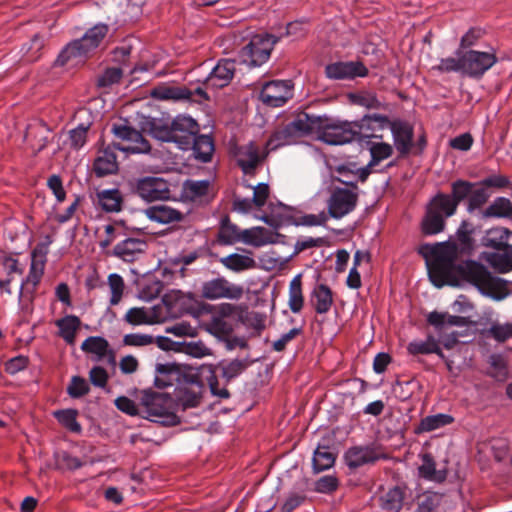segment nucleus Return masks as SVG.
Instances as JSON below:
<instances>
[{
    "label": "nucleus",
    "instance_id": "1",
    "mask_svg": "<svg viewBox=\"0 0 512 512\" xmlns=\"http://www.w3.org/2000/svg\"><path fill=\"white\" fill-rule=\"evenodd\" d=\"M512 185L506 175L494 174L480 181L456 179L450 185L451 192L438 191L425 204L419 229L424 236H434L445 230L446 220L456 214L461 202L466 201L469 213L480 210L489 200L490 188L502 190Z\"/></svg>",
    "mask_w": 512,
    "mask_h": 512
},
{
    "label": "nucleus",
    "instance_id": "2",
    "mask_svg": "<svg viewBox=\"0 0 512 512\" xmlns=\"http://www.w3.org/2000/svg\"><path fill=\"white\" fill-rule=\"evenodd\" d=\"M355 121H341L328 116H315L305 111L297 112L292 121L276 129L267 146L272 150L297 143L301 138L318 134L329 145H343L358 139Z\"/></svg>",
    "mask_w": 512,
    "mask_h": 512
},
{
    "label": "nucleus",
    "instance_id": "3",
    "mask_svg": "<svg viewBox=\"0 0 512 512\" xmlns=\"http://www.w3.org/2000/svg\"><path fill=\"white\" fill-rule=\"evenodd\" d=\"M473 250L471 232L463 227L457 230L453 241L424 243L417 248L418 254L425 259L430 281L438 288L449 284L458 263L463 258H470Z\"/></svg>",
    "mask_w": 512,
    "mask_h": 512
},
{
    "label": "nucleus",
    "instance_id": "4",
    "mask_svg": "<svg viewBox=\"0 0 512 512\" xmlns=\"http://www.w3.org/2000/svg\"><path fill=\"white\" fill-rule=\"evenodd\" d=\"M463 283L473 285L482 294L496 300H501L508 294L505 280L493 276L483 264L469 258H463V260L458 263L456 271L448 285L459 286Z\"/></svg>",
    "mask_w": 512,
    "mask_h": 512
},
{
    "label": "nucleus",
    "instance_id": "5",
    "mask_svg": "<svg viewBox=\"0 0 512 512\" xmlns=\"http://www.w3.org/2000/svg\"><path fill=\"white\" fill-rule=\"evenodd\" d=\"M145 129L153 138L173 142L183 151L190 149L193 137L199 133L198 123L185 115H178L171 121L151 118L146 121Z\"/></svg>",
    "mask_w": 512,
    "mask_h": 512
},
{
    "label": "nucleus",
    "instance_id": "6",
    "mask_svg": "<svg viewBox=\"0 0 512 512\" xmlns=\"http://www.w3.org/2000/svg\"><path fill=\"white\" fill-rule=\"evenodd\" d=\"M108 31L109 27L107 24H96L88 29L80 39L67 44L60 52L57 62L64 65L71 59L86 58L92 51L99 47Z\"/></svg>",
    "mask_w": 512,
    "mask_h": 512
},
{
    "label": "nucleus",
    "instance_id": "7",
    "mask_svg": "<svg viewBox=\"0 0 512 512\" xmlns=\"http://www.w3.org/2000/svg\"><path fill=\"white\" fill-rule=\"evenodd\" d=\"M171 398L163 393L145 392L141 399L142 412L152 422L164 426H175L179 424V417L170 411Z\"/></svg>",
    "mask_w": 512,
    "mask_h": 512
},
{
    "label": "nucleus",
    "instance_id": "8",
    "mask_svg": "<svg viewBox=\"0 0 512 512\" xmlns=\"http://www.w3.org/2000/svg\"><path fill=\"white\" fill-rule=\"evenodd\" d=\"M176 185L158 176H144L136 180L134 192L146 202L177 201Z\"/></svg>",
    "mask_w": 512,
    "mask_h": 512
},
{
    "label": "nucleus",
    "instance_id": "9",
    "mask_svg": "<svg viewBox=\"0 0 512 512\" xmlns=\"http://www.w3.org/2000/svg\"><path fill=\"white\" fill-rule=\"evenodd\" d=\"M111 133L125 145L121 143H113L114 149L127 154H146L151 151V145L149 141L143 136V134L129 124L124 119L118 123H113L111 127Z\"/></svg>",
    "mask_w": 512,
    "mask_h": 512
},
{
    "label": "nucleus",
    "instance_id": "10",
    "mask_svg": "<svg viewBox=\"0 0 512 512\" xmlns=\"http://www.w3.org/2000/svg\"><path fill=\"white\" fill-rule=\"evenodd\" d=\"M204 384L199 372L189 368L178 378V385L175 388V396L184 409L197 407L202 398Z\"/></svg>",
    "mask_w": 512,
    "mask_h": 512
},
{
    "label": "nucleus",
    "instance_id": "11",
    "mask_svg": "<svg viewBox=\"0 0 512 512\" xmlns=\"http://www.w3.org/2000/svg\"><path fill=\"white\" fill-rule=\"evenodd\" d=\"M427 322L433 326L436 332L439 334L440 345L445 349L450 350L454 348L458 342L459 337L462 336L459 332H451L446 335H442L445 327L457 326L465 327L470 324V320L464 316L450 315L447 312L432 311L427 316Z\"/></svg>",
    "mask_w": 512,
    "mask_h": 512
},
{
    "label": "nucleus",
    "instance_id": "12",
    "mask_svg": "<svg viewBox=\"0 0 512 512\" xmlns=\"http://www.w3.org/2000/svg\"><path fill=\"white\" fill-rule=\"evenodd\" d=\"M52 243L48 235L45 241L38 243L31 252V264L27 276L23 279L20 287V293H34L44 275L49 245Z\"/></svg>",
    "mask_w": 512,
    "mask_h": 512
},
{
    "label": "nucleus",
    "instance_id": "13",
    "mask_svg": "<svg viewBox=\"0 0 512 512\" xmlns=\"http://www.w3.org/2000/svg\"><path fill=\"white\" fill-rule=\"evenodd\" d=\"M276 43V38L268 33L254 35L240 52L242 61L251 67L266 63Z\"/></svg>",
    "mask_w": 512,
    "mask_h": 512
},
{
    "label": "nucleus",
    "instance_id": "14",
    "mask_svg": "<svg viewBox=\"0 0 512 512\" xmlns=\"http://www.w3.org/2000/svg\"><path fill=\"white\" fill-rule=\"evenodd\" d=\"M349 188H335L328 201V212L332 218L339 219L354 210L358 200L356 182L337 179Z\"/></svg>",
    "mask_w": 512,
    "mask_h": 512
},
{
    "label": "nucleus",
    "instance_id": "15",
    "mask_svg": "<svg viewBox=\"0 0 512 512\" xmlns=\"http://www.w3.org/2000/svg\"><path fill=\"white\" fill-rule=\"evenodd\" d=\"M387 459H389V455L384 448L376 444L351 446L343 455L344 463L350 470H356L364 465Z\"/></svg>",
    "mask_w": 512,
    "mask_h": 512
},
{
    "label": "nucleus",
    "instance_id": "16",
    "mask_svg": "<svg viewBox=\"0 0 512 512\" xmlns=\"http://www.w3.org/2000/svg\"><path fill=\"white\" fill-rule=\"evenodd\" d=\"M201 297L206 300L228 299L238 301L244 295V287L230 282L224 276L204 281L201 286Z\"/></svg>",
    "mask_w": 512,
    "mask_h": 512
},
{
    "label": "nucleus",
    "instance_id": "17",
    "mask_svg": "<svg viewBox=\"0 0 512 512\" xmlns=\"http://www.w3.org/2000/svg\"><path fill=\"white\" fill-rule=\"evenodd\" d=\"M496 51L490 52L469 49L462 53L464 73L470 78L481 79L497 63Z\"/></svg>",
    "mask_w": 512,
    "mask_h": 512
},
{
    "label": "nucleus",
    "instance_id": "18",
    "mask_svg": "<svg viewBox=\"0 0 512 512\" xmlns=\"http://www.w3.org/2000/svg\"><path fill=\"white\" fill-rule=\"evenodd\" d=\"M232 154L244 174L254 175L268 153L262 150L256 142L250 141L247 144L235 145Z\"/></svg>",
    "mask_w": 512,
    "mask_h": 512
},
{
    "label": "nucleus",
    "instance_id": "19",
    "mask_svg": "<svg viewBox=\"0 0 512 512\" xmlns=\"http://www.w3.org/2000/svg\"><path fill=\"white\" fill-rule=\"evenodd\" d=\"M292 80H272L265 82L260 91L261 101L271 107H281L293 97Z\"/></svg>",
    "mask_w": 512,
    "mask_h": 512
},
{
    "label": "nucleus",
    "instance_id": "20",
    "mask_svg": "<svg viewBox=\"0 0 512 512\" xmlns=\"http://www.w3.org/2000/svg\"><path fill=\"white\" fill-rule=\"evenodd\" d=\"M148 242L144 237L125 236L112 248L111 255L126 263L139 260L147 251Z\"/></svg>",
    "mask_w": 512,
    "mask_h": 512
},
{
    "label": "nucleus",
    "instance_id": "21",
    "mask_svg": "<svg viewBox=\"0 0 512 512\" xmlns=\"http://www.w3.org/2000/svg\"><path fill=\"white\" fill-rule=\"evenodd\" d=\"M393 136V143L401 156H407L412 152L414 128L408 121L391 120L389 127Z\"/></svg>",
    "mask_w": 512,
    "mask_h": 512
},
{
    "label": "nucleus",
    "instance_id": "22",
    "mask_svg": "<svg viewBox=\"0 0 512 512\" xmlns=\"http://www.w3.org/2000/svg\"><path fill=\"white\" fill-rule=\"evenodd\" d=\"M368 68L360 61L335 62L325 67V74L329 79L344 80L356 77H366Z\"/></svg>",
    "mask_w": 512,
    "mask_h": 512
},
{
    "label": "nucleus",
    "instance_id": "23",
    "mask_svg": "<svg viewBox=\"0 0 512 512\" xmlns=\"http://www.w3.org/2000/svg\"><path fill=\"white\" fill-rule=\"evenodd\" d=\"M235 74V61L221 59L204 81L206 89H221L230 84Z\"/></svg>",
    "mask_w": 512,
    "mask_h": 512
},
{
    "label": "nucleus",
    "instance_id": "24",
    "mask_svg": "<svg viewBox=\"0 0 512 512\" xmlns=\"http://www.w3.org/2000/svg\"><path fill=\"white\" fill-rule=\"evenodd\" d=\"M355 122L357 124L358 139H370L382 138V135L378 134V132L388 128L391 120L386 115L372 114L365 115Z\"/></svg>",
    "mask_w": 512,
    "mask_h": 512
},
{
    "label": "nucleus",
    "instance_id": "25",
    "mask_svg": "<svg viewBox=\"0 0 512 512\" xmlns=\"http://www.w3.org/2000/svg\"><path fill=\"white\" fill-rule=\"evenodd\" d=\"M116 151L117 149H114V144L98 150L92 166L93 172L97 177H105L118 172L119 163Z\"/></svg>",
    "mask_w": 512,
    "mask_h": 512
},
{
    "label": "nucleus",
    "instance_id": "26",
    "mask_svg": "<svg viewBox=\"0 0 512 512\" xmlns=\"http://www.w3.org/2000/svg\"><path fill=\"white\" fill-rule=\"evenodd\" d=\"M407 486L397 484L384 490L378 497V504L384 512H400L407 497Z\"/></svg>",
    "mask_w": 512,
    "mask_h": 512
},
{
    "label": "nucleus",
    "instance_id": "27",
    "mask_svg": "<svg viewBox=\"0 0 512 512\" xmlns=\"http://www.w3.org/2000/svg\"><path fill=\"white\" fill-rule=\"evenodd\" d=\"M309 302L316 314H327L334 305L332 289L325 283H317L310 293Z\"/></svg>",
    "mask_w": 512,
    "mask_h": 512
},
{
    "label": "nucleus",
    "instance_id": "28",
    "mask_svg": "<svg viewBox=\"0 0 512 512\" xmlns=\"http://www.w3.org/2000/svg\"><path fill=\"white\" fill-rule=\"evenodd\" d=\"M146 217L159 224H171L180 222L184 219V214L168 205H153L145 209Z\"/></svg>",
    "mask_w": 512,
    "mask_h": 512
},
{
    "label": "nucleus",
    "instance_id": "29",
    "mask_svg": "<svg viewBox=\"0 0 512 512\" xmlns=\"http://www.w3.org/2000/svg\"><path fill=\"white\" fill-rule=\"evenodd\" d=\"M23 267L20 266L18 259L12 255L0 257V289L10 294V283L15 274H23Z\"/></svg>",
    "mask_w": 512,
    "mask_h": 512
},
{
    "label": "nucleus",
    "instance_id": "30",
    "mask_svg": "<svg viewBox=\"0 0 512 512\" xmlns=\"http://www.w3.org/2000/svg\"><path fill=\"white\" fill-rule=\"evenodd\" d=\"M210 182L208 180H186L182 184L177 200L183 202H200L208 195Z\"/></svg>",
    "mask_w": 512,
    "mask_h": 512
},
{
    "label": "nucleus",
    "instance_id": "31",
    "mask_svg": "<svg viewBox=\"0 0 512 512\" xmlns=\"http://www.w3.org/2000/svg\"><path fill=\"white\" fill-rule=\"evenodd\" d=\"M125 226L123 221H114L104 226V233L98 240V246L101 252L106 256H112V244L116 240H121L125 236Z\"/></svg>",
    "mask_w": 512,
    "mask_h": 512
},
{
    "label": "nucleus",
    "instance_id": "32",
    "mask_svg": "<svg viewBox=\"0 0 512 512\" xmlns=\"http://www.w3.org/2000/svg\"><path fill=\"white\" fill-rule=\"evenodd\" d=\"M150 95L156 100H189L192 98L193 92L185 87H177L168 84H160L155 86Z\"/></svg>",
    "mask_w": 512,
    "mask_h": 512
},
{
    "label": "nucleus",
    "instance_id": "33",
    "mask_svg": "<svg viewBox=\"0 0 512 512\" xmlns=\"http://www.w3.org/2000/svg\"><path fill=\"white\" fill-rule=\"evenodd\" d=\"M99 207L107 213H118L122 210L124 199L117 188L104 189L97 192Z\"/></svg>",
    "mask_w": 512,
    "mask_h": 512
},
{
    "label": "nucleus",
    "instance_id": "34",
    "mask_svg": "<svg viewBox=\"0 0 512 512\" xmlns=\"http://www.w3.org/2000/svg\"><path fill=\"white\" fill-rule=\"evenodd\" d=\"M240 242V229L233 224L228 216L221 219L215 243L220 246H231Z\"/></svg>",
    "mask_w": 512,
    "mask_h": 512
},
{
    "label": "nucleus",
    "instance_id": "35",
    "mask_svg": "<svg viewBox=\"0 0 512 512\" xmlns=\"http://www.w3.org/2000/svg\"><path fill=\"white\" fill-rule=\"evenodd\" d=\"M511 231L508 228L497 226L488 229L482 239L483 245L494 250H503L509 247L508 240Z\"/></svg>",
    "mask_w": 512,
    "mask_h": 512
},
{
    "label": "nucleus",
    "instance_id": "36",
    "mask_svg": "<svg viewBox=\"0 0 512 512\" xmlns=\"http://www.w3.org/2000/svg\"><path fill=\"white\" fill-rule=\"evenodd\" d=\"M59 329V336L69 345H74L77 331L81 327V320L74 314L66 315L55 321Z\"/></svg>",
    "mask_w": 512,
    "mask_h": 512
},
{
    "label": "nucleus",
    "instance_id": "37",
    "mask_svg": "<svg viewBox=\"0 0 512 512\" xmlns=\"http://www.w3.org/2000/svg\"><path fill=\"white\" fill-rule=\"evenodd\" d=\"M190 149L193 150V155L196 160L207 163L211 161L215 150L213 138L208 135L196 134L193 137Z\"/></svg>",
    "mask_w": 512,
    "mask_h": 512
},
{
    "label": "nucleus",
    "instance_id": "38",
    "mask_svg": "<svg viewBox=\"0 0 512 512\" xmlns=\"http://www.w3.org/2000/svg\"><path fill=\"white\" fill-rule=\"evenodd\" d=\"M337 455L328 445H318L313 453L312 469L315 474L326 471L335 465Z\"/></svg>",
    "mask_w": 512,
    "mask_h": 512
},
{
    "label": "nucleus",
    "instance_id": "39",
    "mask_svg": "<svg viewBox=\"0 0 512 512\" xmlns=\"http://www.w3.org/2000/svg\"><path fill=\"white\" fill-rule=\"evenodd\" d=\"M305 304L303 293L302 274L299 273L293 277L289 284L288 306L292 313L298 314L302 311Z\"/></svg>",
    "mask_w": 512,
    "mask_h": 512
},
{
    "label": "nucleus",
    "instance_id": "40",
    "mask_svg": "<svg viewBox=\"0 0 512 512\" xmlns=\"http://www.w3.org/2000/svg\"><path fill=\"white\" fill-rule=\"evenodd\" d=\"M282 208L287 211V220L296 226H320L325 224L328 219L324 211L319 214H302L301 212L294 211L293 209H288L286 206H283Z\"/></svg>",
    "mask_w": 512,
    "mask_h": 512
},
{
    "label": "nucleus",
    "instance_id": "41",
    "mask_svg": "<svg viewBox=\"0 0 512 512\" xmlns=\"http://www.w3.org/2000/svg\"><path fill=\"white\" fill-rule=\"evenodd\" d=\"M489 366L486 375L497 382H505L509 377V367L506 358L501 354H492L489 357Z\"/></svg>",
    "mask_w": 512,
    "mask_h": 512
},
{
    "label": "nucleus",
    "instance_id": "42",
    "mask_svg": "<svg viewBox=\"0 0 512 512\" xmlns=\"http://www.w3.org/2000/svg\"><path fill=\"white\" fill-rule=\"evenodd\" d=\"M220 263L233 272H242L256 267V261L249 255L232 253L220 259Z\"/></svg>",
    "mask_w": 512,
    "mask_h": 512
},
{
    "label": "nucleus",
    "instance_id": "43",
    "mask_svg": "<svg viewBox=\"0 0 512 512\" xmlns=\"http://www.w3.org/2000/svg\"><path fill=\"white\" fill-rule=\"evenodd\" d=\"M484 218H511L512 202L506 197H496L482 212Z\"/></svg>",
    "mask_w": 512,
    "mask_h": 512
},
{
    "label": "nucleus",
    "instance_id": "44",
    "mask_svg": "<svg viewBox=\"0 0 512 512\" xmlns=\"http://www.w3.org/2000/svg\"><path fill=\"white\" fill-rule=\"evenodd\" d=\"M82 351L93 354L98 360L103 359L108 352L113 356V352L109 349L108 341L101 336H90L81 345Z\"/></svg>",
    "mask_w": 512,
    "mask_h": 512
},
{
    "label": "nucleus",
    "instance_id": "45",
    "mask_svg": "<svg viewBox=\"0 0 512 512\" xmlns=\"http://www.w3.org/2000/svg\"><path fill=\"white\" fill-rule=\"evenodd\" d=\"M454 418L449 414L439 413L421 419L416 432H430L453 423Z\"/></svg>",
    "mask_w": 512,
    "mask_h": 512
},
{
    "label": "nucleus",
    "instance_id": "46",
    "mask_svg": "<svg viewBox=\"0 0 512 512\" xmlns=\"http://www.w3.org/2000/svg\"><path fill=\"white\" fill-rule=\"evenodd\" d=\"M85 201V196L80 194H74L73 200L70 203V205L62 212H56L54 214V221L58 224H65L69 221H71L74 218H77L78 222L79 217L77 215L78 211L80 210V207L82 203Z\"/></svg>",
    "mask_w": 512,
    "mask_h": 512
},
{
    "label": "nucleus",
    "instance_id": "47",
    "mask_svg": "<svg viewBox=\"0 0 512 512\" xmlns=\"http://www.w3.org/2000/svg\"><path fill=\"white\" fill-rule=\"evenodd\" d=\"M249 365L250 362L246 359H233L231 361H223L220 363L222 377L225 378L227 382H229L242 374Z\"/></svg>",
    "mask_w": 512,
    "mask_h": 512
},
{
    "label": "nucleus",
    "instance_id": "48",
    "mask_svg": "<svg viewBox=\"0 0 512 512\" xmlns=\"http://www.w3.org/2000/svg\"><path fill=\"white\" fill-rule=\"evenodd\" d=\"M107 284L110 290V306L118 305L124 295L125 281L123 277L118 273H111L108 276Z\"/></svg>",
    "mask_w": 512,
    "mask_h": 512
},
{
    "label": "nucleus",
    "instance_id": "49",
    "mask_svg": "<svg viewBox=\"0 0 512 512\" xmlns=\"http://www.w3.org/2000/svg\"><path fill=\"white\" fill-rule=\"evenodd\" d=\"M483 335L486 338H492L499 343H504L512 338V322L503 324L494 322L487 330H484Z\"/></svg>",
    "mask_w": 512,
    "mask_h": 512
},
{
    "label": "nucleus",
    "instance_id": "50",
    "mask_svg": "<svg viewBox=\"0 0 512 512\" xmlns=\"http://www.w3.org/2000/svg\"><path fill=\"white\" fill-rule=\"evenodd\" d=\"M78 411L76 409H63L54 412V417L67 430L80 433L81 425L77 421Z\"/></svg>",
    "mask_w": 512,
    "mask_h": 512
},
{
    "label": "nucleus",
    "instance_id": "51",
    "mask_svg": "<svg viewBox=\"0 0 512 512\" xmlns=\"http://www.w3.org/2000/svg\"><path fill=\"white\" fill-rule=\"evenodd\" d=\"M436 340L432 334L427 335L425 340H413L408 343L407 352L412 356L432 354Z\"/></svg>",
    "mask_w": 512,
    "mask_h": 512
},
{
    "label": "nucleus",
    "instance_id": "52",
    "mask_svg": "<svg viewBox=\"0 0 512 512\" xmlns=\"http://www.w3.org/2000/svg\"><path fill=\"white\" fill-rule=\"evenodd\" d=\"M490 263L500 273H508L512 271V245L501 254H492L490 257Z\"/></svg>",
    "mask_w": 512,
    "mask_h": 512
},
{
    "label": "nucleus",
    "instance_id": "53",
    "mask_svg": "<svg viewBox=\"0 0 512 512\" xmlns=\"http://www.w3.org/2000/svg\"><path fill=\"white\" fill-rule=\"evenodd\" d=\"M421 457V465L418 467L419 475L427 480H436L437 479V470H436V462L431 453L426 452L420 455Z\"/></svg>",
    "mask_w": 512,
    "mask_h": 512
},
{
    "label": "nucleus",
    "instance_id": "54",
    "mask_svg": "<svg viewBox=\"0 0 512 512\" xmlns=\"http://www.w3.org/2000/svg\"><path fill=\"white\" fill-rule=\"evenodd\" d=\"M264 231L265 229L263 227H254L245 230L240 229V242L255 247L263 246L267 243L262 237Z\"/></svg>",
    "mask_w": 512,
    "mask_h": 512
},
{
    "label": "nucleus",
    "instance_id": "55",
    "mask_svg": "<svg viewBox=\"0 0 512 512\" xmlns=\"http://www.w3.org/2000/svg\"><path fill=\"white\" fill-rule=\"evenodd\" d=\"M458 58L454 57H446L440 59L439 63L433 66V70H436L440 73H451V72H463L464 66L462 62V54L457 53Z\"/></svg>",
    "mask_w": 512,
    "mask_h": 512
},
{
    "label": "nucleus",
    "instance_id": "56",
    "mask_svg": "<svg viewBox=\"0 0 512 512\" xmlns=\"http://www.w3.org/2000/svg\"><path fill=\"white\" fill-rule=\"evenodd\" d=\"M124 320L133 326L152 323L150 315L145 307L130 308L125 314Z\"/></svg>",
    "mask_w": 512,
    "mask_h": 512
},
{
    "label": "nucleus",
    "instance_id": "57",
    "mask_svg": "<svg viewBox=\"0 0 512 512\" xmlns=\"http://www.w3.org/2000/svg\"><path fill=\"white\" fill-rule=\"evenodd\" d=\"M89 125L79 124L69 131V145L73 150L81 149L87 142Z\"/></svg>",
    "mask_w": 512,
    "mask_h": 512
},
{
    "label": "nucleus",
    "instance_id": "58",
    "mask_svg": "<svg viewBox=\"0 0 512 512\" xmlns=\"http://www.w3.org/2000/svg\"><path fill=\"white\" fill-rule=\"evenodd\" d=\"M123 76V71L118 67L106 68L97 79V87L108 88L118 83Z\"/></svg>",
    "mask_w": 512,
    "mask_h": 512
},
{
    "label": "nucleus",
    "instance_id": "59",
    "mask_svg": "<svg viewBox=\"0 0 512 512\" xmlns=\"http://www.w3.org/2000/svg\"><path fill=\"white\" fill-rule=\"evenodd\" d=\"M56 465L61 470L75 471L81 468L84 462L79 457L64 451L56 457Z\"/></svg>",
    "mask_w": 512,
    "mask_h": 512
},
{
    "label": "nucleus",
    "instance_id": "60",
    "mask_svg": "<svg viewBox=\"0 0 512 512\" xmlns=\"http://www.w3.org/2000/svg\"><path fill=\"white\" fill-rule=\"evenodd\" d=\"M327 245L328 240L326 237H303L296 241L294 245L293 255H298L299 253L310 248H319Z\"/></svg>",
    "mask_w": 512,
    "mask_h": 512
},
{
    "label": "nucleus",
    "instance_id": "61",
    "mask_svg": "<svg viewBox=\"0 0 512 512\" xmlns=\"http://www.w3.org/2000/svg\"><path fill=\"white\" fill-rule=\"evenodd\" d=\"M47 186L56 199V203L53 207L56 209V205L64 202L67 196V192L63 186V181L59 175L53 174L48 178Z\"/></svg>",
    "mask_w": 512,
    "mask_h": 512
},
{
    "label": "nucleus",
    "instance_id": "62",
    "mask_svg": "<svg viewBox=\"0 0 512 512\" xmlns=\"http://www.w3.org/2000/svg\"><path fill=\"white\" fill-rule=\"evenodd\" d=\"M90 387L87 381L81 376H73L67 387V393L72 398H81L87 395Z\"/></svg>",
    "mask_w": 512,
    "mask_h": 512
},
{
    "label": "nucleus",
    "instance_id": "63",
    "mask_svg": "<svg viewBox=\"0 0 512 512\" xmlns=\"http://www.w3.org/2000/svg\"><path fill=\"white\" fill-rule=\"evenodd\" d=\"M30 364V359L26 355H17L4 363V370L9 375H15L25 370Z\"/></svg>",
    "mask_w": 512,
    "mask_h": 512
},
{
    "label": "nucleus",
    "instance_id": "64",
    "mask_svg": "<svg viewBox=\"0 0 512 512\" xmlns=\"http://www.w3.org/2000/svg\"><path fill=\"white\" fill-rule=\"evenodd\" d=\"M339 487V480L334 475H325L315 482V491L323 494H331Z\"/></svg>",
    "mask_w": 512,
    "mask_h": 512
}]
</instances>
